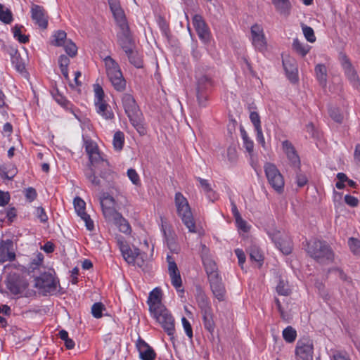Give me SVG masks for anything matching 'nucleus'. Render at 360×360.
Instances as JSON below:
<instances>
[{
    "instance_id": "f257e3e1",
    "label": "nucleus",
    "mask_w": 360,
    "mask_h": 360,
    "mask_svg": "<svg viewBox=\"0 0 360 360\" xmlns=\"http://www.w3.org/2000/svg\"><path fill=\"white\" fill-rule=\"evenodd\" d=\"M88 157L89 163L84 171L88 181L93 186L98 188L104 186L103 181H105L107 187L115 188V185L111 183L113 179V173L109 169L108 161L101 156L99 150Z\"/></svg>"
},
{
    "instance_id": "f03ea898",
    "label": "nucleus",
    "mask_w": 360,
    "mask_h": 360,
    "mask_svg": "<svg viewBox=\"0 0 360 360\" xmlns=\"http://www.w3.org/2000/svg\"><path fill=\"white\" fill-rule=\"evenodd\" d=\"M196 87L195 95L198 106L205 108L207 105L210 92L214 86V82L212 76L203 72L201 67L195 70Z\"/></svg>"
},
{
    "instance_id": "7ed1b4c3",
    "label": "nucleus",
    "mask_w": 360,
    "mask_h": 360,
    "mask_svg": "<svg viewBox=\"0 0 360 360\" xmlns=\"http://www.w3.org/2000/svg\"><path fill=\"white\" fill-rule=\"evenodd\" d=\"M307 252L309 255L319 263H326L333 260L334 254L326 242L314 240L307 243Z\"/></svg>"
},
{
    "instance_id": "20e7f679",
    "label": "nucleus",
    "mask_w": 360,
    "mask_h": 360,
    "mask_svg": "<svg viewBox=\"0 0 360 360\" xmlns=\"http://www.w3.org/2000/svg\"><path fill=\"white\" fill-rule=\"evenodd\" d=\"M175 205L178 215L191 233H196L195 223L187 199L180 192L175 194Z\"/></svg>"
},
{
    "instance_id": "39448f33",
    "label": "nucleus",
    "mask_w": 360,
    "mask_h": 360,
    "mask_svg": "<svg viewBox=\"0 0 360 360\" xmlns=\"http://www.w3.org/2000/svg\"><path fill=\"white\" fill-rule=\"evenodd\" d=\"M106 73L112 85L117 91H122L126 87V81L118 63L110 56L104 59Z\"/></svg>"
},
{
    "instance_id": "423d86ee",
    "label": "nucleus",
    "mask_w": 360,
    "mask_h": 360,
    "mask_svg": "<svg viewBox=\"0 0 360 360\" xmlns=\"http://www.w3.org/2000/svg\"><path fill=\"white\" fill-rule=\"evenodd\" d=\"M153 317L158 322L165 332L173 339L175 333L174 319L165 307L150 311Z\"/></svg>"
},
{
    "instance_id": "0eeeda50",
    "label": "nucleus",
    "mask_w": 360,
    "mask_h": 360,
    "mask_svg": "<svg viewBox=\"0 0 360 360\" xmlns=\"http://www.w3.org/2000/svg\"><path fill=\"white\" fill-rule=\"evenodd\" d=\"M120 31L117 33V44L125 52L131 49L136 48L135 41L133 38L127 20L117 23Z\"/></svg>"
},
{
    "instance_id": "6e6552de",
    "label": "nucleus",
    "mask_w": 360,
    "mask_h": 360,
    "mask_svg": "<svg viewBox=\"0 0 360 360\" xmlns=\"http://www.w3.org/2000/svg\"><path fill=\"white\" fill-rule=\"evenodd\" d=\"M264 172L269 184L278 193H281L284 188V179L275 165L266 162L264 165Z\"/></svg>"
},
{
    "instance_id": "1a4fd4ad",
    "label": "nucleus",
    "mask_w": 360,
    "mask_h": 360,
    "mask_svg": "<svg viewBox=\"0 0 360 360\" xmlns=\"http://www.w3.org/2000/svg\"><path fill=\"white\" fill-rule=\"evenodd\" d=\"M314 344L309 337L298 340L295 347V354L302 360H313Z\"/></svg>"
},
{
    "instance_id": "9d476101",
    "label": "nucleus",
    "mask_w": 360,
    "mask_h": 360,
    "mask_svg": "<svg viewBox=\"0 0 360 360\" xmlns=\"http://www.w3.org/2000/svg\"><path fill=\"white\" fill-rule=\"evenodd\" d=\"M267 233L276 247L284 255H288L291 253L292 245L291 240L288 236L281 234V233L277 230L268 231Z\"/></svg>"
},
{
    "instance_id": "9b49d317",
    "label": "nucleus",
    "mask_w": 360,
    "mask_h": 360,
    "mask_svg": "<svg viewBox=\"0 0 360 360\" xmlns=\"http://www.w3.org/2000/svg\"><path fill=\"white\" fill-rule=\"evenodd\" d=\"M7 288L13 295L22 293L28 287L27 280L18 274H9L7 278Z\"/></svg>"
},
{
    "instance_id": "f8f14e48",
    "label": "nucleus",
    "mask_w": 360,
    "mask_h": 360,
    "mask_svg": "<svg viewBox=\"0 0 360 360\" xmlns=\"http://www.w3.org/2000/svg\"><path fill=\"white\" fill-rule=\"evenodd\" d=\"M35 287L51 293L56 291L57 281L51 273L41 274L35 278Z\"/></svg>"
},
{
    "instance_id": "ddd939ff",
    "label": "nucleus",
    "mask_w": 360,
    "mask_h": 360,
    "mask_svg": "<svg viewBox=\"0 0 360 360\" xmlns=\"http://www.w3.org/2000/svg\"><path fill=\"white\" fill-rule=\"evenodd\" d=\"M340 60L345 74L353 86L358 87L359 76L356 70L354 68L349 58L344 53H340Z\"/></svg>"
},
{
    "instance_id": "4468645a",
    "label": "nucleus",
    "mask_w": 360,
    "mask_h": 360,
    "mask_svg": "<svg viewBox=\"0 0 360 360\" xmlns=\"http://www.w3.org/2000/svg\"><path fill=\"white\" fill-rule=\"evenodd\" d=\"M122 102L129 120L135 121L136 115H141V112L134 97L129 94H124Z\"/></svg>"
},
{
    "instance_id": "2eb2a0df",
    "label": "nucleus",
    "mask_w": 360,
    "mask_h": 360,
    "mask_svg": "<svg viewBox=\"0 0 360 360\" xmlns=\"http://www.w3.org/2000/svg\"><path fill=\"white\" fill-rule=\"evenodd\" d=\"M75 211L78 216L85 222V226L89 231L94 229V221L90 216L85 212L86 202L79 197H76L73 201Z\"/></svg>"
},
{
    "instance_id": "dca6fc26",
    "label": "nucleus",
    "mask_w": 360,
    "mask_h": 360,
    "mask_svg": "<svg viewBox=\"0 0 360 360\" xmlns=\"http://www.w3.org/2000/svg\"><path fill=\"white\" fill-rule=\"evenodd\" d=\"M15 257L13 240L7 239L0 241V262H13Z\"/></svg>"
},
{
    "instance_id": "f3484780",
    "label": "nucleus",
    "mask_w": 360,
    "mask_h": 360,
    "mask_svg": "<svg viewBox=\"0 0 360 360\" xmlns=\"http://www.w3.org/2000/svg\"><path fill=\"white\" fill-rule=\"evenodd\" d=\"M251 34L253 46L260 51H264L266 49V42L262 27L257 24L252 25Z\"/></svg>"
},
{
    "instance_id": "a211bd4d",
    "label": "nucleus",
    "mask_w": 360,
    "mask_h": 360,
    "mask_svg": "<svg viewBox=\"0 0 360 360\" xmlns=\"http://www.w3.org/2000/svg\"><path fill=\"white\" fill-rule=\"evenodd\" d=\"M32 18L40 27L46 29L48 26V16L41 6L33 4L31 8Z\"/></svg>"
},
{
    "instance_id": "6ab92c4d",
    "label": "nucleus",
    "mask_w": 360,
    "mask_h": 360,
    "mask_svg": "<svg viewBox=\"0 0 360 360\" xmlns=\"http://www.w3.org/2000/svg\"><path fill=\"white\" fill-rule=\"evenodd\" d=\"M168 271L172 285L178 290L182 285V281L177 265L172 256L167 255Z\"/></svg>"
},
{
    "instance_id": "aec40b11",
    "label": "nucleus",
    "mask_w": 360,
    "mask_h": 360,
    "mask_svg": "<svg viewBox=\"0 0 360 360\" xmlns=\"http://www.w3.org/2000/svg\"><path fill=\"white\" fill-rule=\"evenodd\" d=\"M6 53L11 56V60L15 70L19 72H22L25 70V63L21 58L18 49L11 46H4Z\"/></svg>"
},
{
    "instance_id": "412c9836",
    "label": "nucleus",
    "mask_w": 360,
    "mask_h": 360,
    "mask_svg": "<svg viewBox=\"0 0 360 360\" xmlns=\"http://www.w3.org/2000/svg\"><path fill=\"white\" fill-rule=\"evenodd\" d=\"M193 24L198 37L204 41L208 40L210 32L202 17L200 15H195L193 18Z\"/></svg>"
},
{
    "instance_id": "4be33fe9",
    "label": "nucleus",
    "mask_w": 360,
    "mask_h": 360,
    "mask_svg": "<svg viewBox=\"0 0 360 360\" xmlns=\"http://www.w3.org/2000/svg\"><path fill=\"white\" fill-rule=\"evenodd\" d=\"M139 356L142 360H155L156 354L153 349L143 340L139 338L136 343Z\"/></svg>"
},
{
    "instance_id": "5701e85b",
    "label": "nucleus",
    "mask_w": 360,
    "mask_h": 360,
    "mask_svg": "<svg viewBox=\"0 0 360 360\" xmlns=\"http://www.w3.org/2000/svg\"><path fill=\"white\" fill-rule=\"evenodd\" d=\"M210 288L214 297L219 301L225 300L226 289L221 278L219 276L209 280Z\"/></svg>"
},
{
    "instance_id": "b1692460",
    "label": "nucleus",
    "mask_w": 360,
    "mask_h": 360,
    "mask_svg": "<svg viewBox=\"0 0 360 360\" xmlns=\"http://www.w3.org/2000/svg\"><path fill=\"white\" fill-rule=\"evenodd\" d=\"M282 145L290 165L294 167L300 166V158L291 142L285 140L283 142Z\"/></svg>"
},
{
    "instance_id": "393cba45",
    "label": "nucleus",
    "mask_w": 360,
    "mask_h": 360,
    "mask_svg": "<svg viewBox=\"0 0 360 360\" xmlns=\"http://www.w3.org/2000/svg\"><path fill=\"white\" fill-rule=\"evenodd\" d=\"M162 291L160 288H156L152 290L148 296V304L149 305V311H153L165 307L162 303Z\"/></svg>"
},
{
    "instance_id": "a878e982",
    "label": "nucleus",
    "mask_w": 360,
    "mask_h": 360,
    "mask_svg": "<svg viewBox=\"0 0 360 360\" xmlns=\"http://www.w3.org/2000/svg\"><path fill=\"white\" fill-rule=\"evenodd\" d=\"M283 65L288 78L291 82L295 83L297 81V68L294 60L283 59Z\"/></svg>"
},
{
    "instance_id": "bb28decb",
    "label": "nucleus",
    "mask_w": 360,
    "mask_h": 360,
    "mask_svg": "<svg viewBox=\"0 0 360 360\" xmlns=\"http://www.w3.org/2000/svg\"><path fill=\"white\" fill-rule=\"evenodd\" d=\"M110 8L117 23L127 20L119 0H108Z\"/></svg>"
},
{
    "instance_id": "cd10ccee",
    "label": "nucleus",
    "mask_w": 360,
    "mask_h": 360,
    "mask_svg": "<svg viewBox=\"0 0 360 360\" xmlns=\"http://www.w3.org/2000/svg\"><path fill=\"white\" fill-rule=\"evenodd\" d=\"M121 252L123 257L129 264H134L136 259H139L140 250L136 248L131 249L128 245H122Z\"/></svg>"
},
{
    "instance_id": "c85d7f7f",
    "label": "nucleus",
    "mask_w": 360,
    "mask_h": 360,
    "mask_svg": "<svg viewBox=\"0 0 360 360\" xmlns=\"http://www.w3.org/2000/svg\"><path fill=\"white\" fill-rule=\"evenodd\" d=\"M202 262L209 280L219 276L217 271V264L214 260L206 257H202Z\"/></svg>"
},
{
    "instance_id": "c756f323",
    "label": "nucleus",
    "mask_w": 360,
    "mask_h": 360,
    "mask_svg": "<svg viewBox=\"0 0 360 360\" xmlns=\"http://www.w3.org/2000/svg\"><path fill=\"white\" fill-rule=\"evenodd\" d=\"M195 299L201 312L212 309L208 297L200 287H197Z\"/></svg>"
},
{
    "instance_id": "7c9ffc66",
    "label": "nucleus",
    "mask_w": 360,
    "mask_h": 360,
    "mask_svg": "<svg viewBox=\"0 0 360 360\" xmlns=\"http://www.w3.org/2000/svg\"><path fill=\"white\" fill-rule=\"evenodd\" d=\"M272 4L281 15L285 17L290 15L291 4L289 0H272Z\"/></svg>"
},
{
    "instance_id": "2f4dec72",
    "label": "nucleus",
    "mask_w": 360,
    "mask_h": 360,
    "mask_svg": "<svg viewBox=\"0 0 360 360\" xmlns=\"http://www.w3.org/2000/svg\"><path fill=\"white\" fill-rule=\"evenodd\" d=\"M95 105L97 108V112L104 118L109 120L114 117L110 106L106 103L105 100L103 101H95Z\"/></svg>"
},
{
    "instance_id": "473e14b6",
    "label": "nucleus",
    "mask_w": 360,
    "mask_h": 360,
    "mask_svg": "<svg viewBox=\"0 0 360 360\" xmlns=\"http://www.w3.org/2000/svg\"><path fill=\"white\" fill-rule=\"evenodd\" d=\"M202 316L203 325L206 330L211 334L213 333L215 328V323L213 319L212 310H208L201 312Z\"/></svg>"
},
{
    "instance_id": "72a5a7b5",
    "label": "nucleus",
    "mask_w": 360,
    "mask_h": 360,
    "mask_svg": "<svg viewBox=\"0 0 360 360\" xmlns=\"http://www.w3.org/2000/svg\"><path fill=\"white\" fill-rule=\"evenodd\" d=\"M124 53L127 56L130 63L134 65L137 68H141L143 67V60L136 48L131 49Z\"/></svg>"
},
{
    "instance_id": "f704fd0d",
    "label": "nucleus",
    "mask_w": 360,
    "mask_h": 360,
    "mask_svg": "<svg viewBox=\"0 0 360 360\" xmlns=\"http://www.w3.org/2000/svg\"><path fill=\"white\" fill-rule=\"evenodd\" d=\"M315 72L316 79L319 82V84L325 87L327 83V69L326 67L323 64H318L315 67Z\"/></svg>"
},
{
    "instance_id": "c9c22d12",
    "label": "nucleus",
    "mask_w": 360,
    "mask_h": 360,
    "mask_svg": "<svg viewBox=\"0 0 360 360\" xmlns=\"http://www.w3.org/2000/svg\"><path fill=\"white\" fill-rule=\"evenodd\" d=\"M249 251L250 259L257 262L259 263V266H262L264 260V256L261 252L260 249L256 245H251Z\"/></svg>"
},
{
    "instance_id": "e433bc0d",
    "label": "nucleus",
    "mask_w": 360,
    "mask_h": 360,
    "mask_svg": "<svg viewBox=\"0 0 360 360\" xmlns=\"http://www.w3.org/2000/svg\"><path fill=\"white\" fill-rule=\"evenodd\" d=\"M120 230V231L124 233H129L131 231V227L127 221L122 216L117 217V219L114 220L112 222Z\"/></svg>"
},
{
    "instance_id": "4c0bfd02",
    "label": "nucleus",
    "mask_w": 360,
    "mask_h": 360,
    "mask_svg": "<svg viewBox=\"0 0 360 360\" xmlns=\"http://www.w3.org/2000/svg\"><path fill=\"white\" fill-rule=\"evenodd\" d=\"M102 212L105 219L109 222L117 219V217H120L121 214L114 207H103Z\"/></svg>"
},
{
    "instance_id": "58836bf2",
    "label": "nucleus",
    "mask_w": 360,
    "mask_h": 360,
    "mask_svg": "<svg viewBox=\"0 0 360 360\" xmlns=\"http://www.w3.org/2000/svg\"><path fill=\"white\" fill-rule=\"evenodd\" d=\"M0 20L5 24H10L13 21V14L10 9L0 4Z\"/></svg>"
},
{
    "instance_id": "ea45409f",
    "label": "nucleus",
    "mask_w": 360,
    "mask_h": 360,
    "mask_svg": "<svg viewBox=\"0 0 360 360\" xmlns=\"http://www.w3.org/2000/svg\"><path fill=\"white\" fill-rule=\"evenodd\" d=\"M53 41H52V44L56 46H63L67 40V34L63 30H58L55 32L53 35Z\"/></svg>"
},
{
    "instance_id": "a19ab883",
    "label": "nucleus",
    "mask_w": 360,
    "mask_h": 360,
    "mask_svg": "<svg viewBox=\"0 0 360 360\" xmlns=\"http://www.w3.org/2000/svg\"><path fill=\"white\" fill-rule=\"evenodd\" d=\"M293 49L302 56H306L309 51V46L300 42L297 39H295L292 43Z\"/></svg>"
},
{
    "instance_id": "79ce46f5",
    "label": "nucleus",
    "mask_w": 360,
    "mask_h": 360,
    "mask_svg": "<svg viewBox=\"0 0 360 360\" xmlns=\"http://www.w3.org/2000/svg\"><path fill=\"white\" fill-rule=\"evenodd\" d=\"M296 337L297 332L292 326H288L283 331V338L287 342H293Z\"/></svg>"
},
{
    "instance_id": "37998d69",
    "label": "nucleus",
    "mask_w": 360,
    "mask_h": 360,
    "mask_svg": "<svg viewBox=\"0 0 360 360\" xmlns=\"http://www.w3.org/2000/svg\"><path fill=\"white\" fill-rule=\"evenodd\" d=\"M100 203L101 208L114 207L115 199L108 193H103L100 197Z\"/></svg>"
},
{
    "instance_id": "c03bdc74",
    "label": "nucleus",
    "mask_w": 360,
    "mask_h": 360,
    "mask_svg": "<svg viewBox=\"0 0 360 360\" xmlns=\"http://www.w3.org/2000/svg\"><path fill=\"white\" fill-rule=\"evenodd\" d=\"M198 180L203 188L204 191L207 193L208 198L214 201V200L216 198L214 195V193L213 192L210 184L207 182V180L203 179L200 177H198Z\"/></svg>"
},
{
    "instance_id": "a18cd8bd",
    "label": "nucleus",
    "mask_w": 360,
    "mask_h": 360,
    "mask_svg": "<svg viewBox=\"0 0 360 360\" xmlns=\"http://www.w3.org/2000/svg\"><path fill=\"white\" fill-rule=\"evenodd\" d=\"M124 142V136L123 132L118 131L115 133L113 136V146L116 150L122 149Z\"/></svg>"
},
{
    "instance_id": "49530a36",
    "label": "nucleus",
    "mask_w": 360,
    "mask_h": 360,
    "mask_svg": "<svg viewBox=\"0 0 360 360\" xmlns=\"http://www.w3.org/2000/svg\"><path fill=\"white\" fill-rule=\"evenodd\" d=\"M22 27V25H16L13 28V32L14 37L16 38L19 42L25 44L29 41V36L22 34L21 29Z\"/></svg>"
},
{
    "instance_id": "de8ad7c7",
    "label": "nucleus",
    "mask_w": 360,
    "mask_h": 360,
    "mask_svg": "<svg viewBox=\"0 0 360 360\" xmlns=\"http://www.w3.org/2000/svg\"><path fill=\"white\" fill-rule=\"evenodd\" d=\"M295 173H296V184L297 185L301 188L304 186L307 182L308 179L306 176V174L303 172H302L300 169V166L295 167Z\"/></svg>"
},
{
    "instance_id": "09e8293b",
    "label": "nucleus",
    "mask_w": 360,
    "mask_h": 360,
    "mask_svg": "<svg viewBox=\"0 0 360 360\" xmlns=\"http://www.w3.org/2000/svg\"><path fill=\"white\" fill-rule=\"evenodd\" d=\"M276 290L279 295L288 296L290 294V289L289 288L288 282L284 281L283 280H280L276 288Z\"/></svg>"
},
{
    "instance_id": "8fccbe9b",
    "label": "nucleus",
    "mask_w": 360,
    "mask_h": 360,
    "mask_svg": "<svg viewBox=\"0 0 360 360\" xmlns=\"http://www.w3.org/2000/svg\"><path fill=\"white\" fill-rule=\"evenodd\" d=\"M348 246L350 251L356 255H358L360 252V241L358 238L350 237L348 239Z\"/></svg>"
},
{
    "instance_id": "3c124183",
    "label": "nucleus",
    "mask_w": 360,
    "mask_h": 360,
    "mask_svg": "<svg viewBox=\"0 0 360 360\" xmlns=\"http://www.w3.org/2000/svg\"><path fill=\"white\" fill-rule=\"evenodd\" d=\"M66 53L70 57H75L77 53V47L76 44L69 39L63 45Z\"/></svg>"
},
{
    "instance_id": "603ef678",
    "label": "nucleus",
    "mask_w": 360,
    "mask_h": 360,
    "mask_svg": "<svg viewBox=\"0 0 360 360\" xmlns=\"http://www.w3.org/2000/svg\"><path fill=\"white\" fill-rule=\"evenodd\" d=\"M302 28L306 39L309 42H314L316 41V37L313 29L304 24H302Z\"/></svg>"
},
{
    "instance_id": "864d4df0",
    "label": "nucleus",
    "mask_w": 360,
    "mask_h": 360,
    "mask_svg": "<svg viewBox=\"0 0 360 360\" xmlns=\"http://www.w3.org/2000/svg\"><path fill=\"white\" fill-rule=\"evenodd\" d=\"M105 306L101 302H96L91 307V314L94 317L99 319L102 316L103 311L105 310Z\"/></svg>"
},
{
    "instance_id": "5fc2aeb1",
    "label": "nucleus",
    "mask_w": 360,
    "mask_h": 360,
    "mask_svg": "<svg viewBox=\"0 0 360 360\" xmlns=\"http://www.w3.org/2000/svg\"><path fill=\"white\" fill-rule=\"evenodd\" d=\"M330 117L336 122L341 123L343 120V115L340 110L335 107H331L328 110Z\"/></svg>"
},
{
    "instance_id": "6e6d98bb",
    "label": "nucleus",
    "mask_w": 360,
    "mask_h": 360,
    "mask_svg": "<svg viewBox=\"0 0 360 360\" xmlns=\"http://www.w3.org/2000/svg\"><path fill=\"white\" fill-rule=\"evenodd\" d=\"M5 216L4 218H1L0 220L4 221L6 218L8 219L9 224L12 223L13 219L17 216V211L14 207H9L7 210H4Z\"/></svg>"
},
{
    "instance_id": "4d7b16f0",
    "label": "nucleus",
    "mask_w": 360,
    "mask_h": 360,
    "mask_svg": "<svg viewBox=\"0 0 360 360\" xmlns=\"http://www.w3.org/2000/svg\"><path fill=\"white\" fill-rule=\"evenodd\" d=\"M85 145V150L86 152L89 156L90 155L93 154L94 153H96L98 151V146L96 143L93 142L92 141L86 140L84 141Z\"/></svg>"
},
{
    "instance_id": "13d9d810",
    "label": "nucleus",
    "mask_w": 360,
    "mask_h": 360,
    "mask_svg": "<svg viewBox=\"0 0 360 360\" xmlns=\"http://www.w3.org/2000/svg\"><path fill=\"white\" fill-rule=\"evenodd\" d=\"M140 115H136V117L134 120L136 121L130 120V122L133 124V126L136 129V130L138 131V132L140 134H144L146 133V129L143 127V126L142 125V124L141 123Z\"/></svg>"
},
{
    "instance_id": "bf43d9fd",
    "label": "nucleus",
    "mask_w": 360,
    "mask_h": 360,
    "mask_svg": "<svg viewBox=\"0 0 360 360\" xmlns=\"http://www.w3.org/2000/svg\"><path fill=\"white\" fill-rule=\"evenodd\" d=\"M181 322L186 335L191 340L193 338V330L190 322L185 317L181 319Z\"/></svg>"
},
{
    "instance_id": "052dcab7",
    "label": "nucleus",
    "mask_w": 360,
    "mask_h": 360,
    "mask_svg": "<svg viewBox=\"0 0 360 360\" xmlns=\"http://www.w3.org/2000/svg\"><path fill=\"white\" fill-rule=\"evenodd\" d=\"M127 176L131 182L135 185L140 184L139 176L134 169H129L127 171Z\"/></svg>"
},
{
    "instance_id": "680f3d73",
    "label": "nucleus",
    "mask_w": 360,
    "mask_h": 360,
    "mask_svg": "<svg viewBox=\"0 0 360 360\" xmlns=\"http://www.w3.org/2000/svg\"><path fill=\"white\" fill-rule=\"evenodd\" d=\"M250 119L254 125L255 129L262 127L260 117L257 112H251L250 115Z\"/></svg>"
},
{
    "instance_id": "e2e57ef3",
    "label": "nucleus",
    "mask_w": 360,
    "mask_h": 360,
    "mask_svg": "<svg viewBox=\"0 0 360 360\" xmlns=\"http://www.w3.org/2000/svg\"><path fill=\"white\" fill-rule=\"evenodd\" d=\"M56 101L64 108H68L70 102L64 98L61 94H59L57 90L56 94L53 95Z\"/></svg>"
},
{
    "instance_id": "0e129e2a",
    "label": "nucleus",
    "mask_w": 360,
    "mask_h": 360,
    "mask_svg": "<svg viewBox=\"0 0 360 360\" xmlns=\"http://www.w3.org/2000/svg\"><path fill=\"white\" fill-rule=\"evenodd\" d=\"M94 92H95V96L96 98V101H104V91L103 88L99 86L98 84L94 86Z\"/></svg>"
},
{
    "instance_id": "69168bd1",
    "label": "nucleus",
    "mask_w": 360,
    "mask_h": 360,
    "mask_svg": "<svg viewBox=\"0 0 360 360\" xmlns=\"http://www.w3.org/2000/svg\"><path fill=\"white\" fill-rule=\"evenodd\" d=\"M37 217L39 219L40 221L45 223L48 220V217L44 211V209L41 207H38L36 210Z\"/></svg>"
},
{
    "instance_id": "338daca9",
    "label": "nucleus",
    "mask_w": 360,
    "mask_h": 360,
    "mask_svg": "<svg viewBox=\"0 0 360 360\" xmlns=\"http://www.w3.org/2000/svg\"><path fill=\"white\" fill-rule=\"evenodd\" d=\"M26 198L30 201H33L37 198V192L34 188L29 187L25 191Z\"/></svg>"
},
{
    "instance_id": "774afa93",
    "label": "nucleus",
    "mask_w": 360,
    "mask_h": 360,
    "mask_svg": "<svg viewBox=\"0 0 360 360\" xmlns=\"http://www.w3.org/2000/svg\"><path fill=\"white\" fill-rule=\"evenodd\" d=\"M345 202L351 207H356L359 204V200L350 195H346L345 196Z\"/></svg>"
}]
</instances>
